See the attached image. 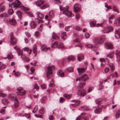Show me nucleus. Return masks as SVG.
I'll return each mask as SVG.
<instances>
[{"mask_svg":"<svg viewBox=\"0 0 120 120\" xmlns=\"http://www.w3.org/2000/svg\"><path fill=\"white\" fill-rule=\"evenodd\" d=\"M14 49L16 50L18 56H21V58L24 61L28 62L30 61L29 58L26 56L25 54L23 53L22 50L20 49L17 46L14 47Z\"/></svg>","mask_w":120,"mask_h":120,"instance_id":"1","label":"nucleus"},{"mask_svg":"<svg viewBox=\"0 0 120 120\" xmlns=\"http://www.w3.org/2000/svg\"><path fill=\"white\" fill-rule=\"evenodd\" d=\"M60 11H63V14L65 15L68 16L70 17L71 15V12L68 10L69 7L68 6H66L65 7H63L61 5L59 6Z\"/></svg>","mask_w":120,"mask_h":120,"instance_id":"2","label":"nucleus"},{"mask_svg":"<svg viewBox=\"0 0 120 120\" xmlns=\"http://www.w3.org/2000/svg\"><path fill=\"white\" fill-rule=\"evenodd\" d=\"M45 69L47 78L48 79L50 78L52 75V67L50 66H46Z\"/></svg>","mask_w":120,"mask_h":120,"instance_id":"3","label":"nucleus"},{"mask_svg":"<svg viewBox=\"0 0 120 120\" xmlns=\"http://www.w3.org/2000/svg\"><path fill=\"white\" fill-rule=\"evenodd\" d=\"M104 41V40L101 38H95L93 40V43L95 45H100L103 43Z\"/></svg>","mask_w":120,"mask_h":120,"instance_id":"4","label":"nucleus"},{"mask_svg":"<svg viewBox=\"0 0 120 120\" xmlns=\"http://www.w3.org/2000/svg\"><path fill=\"white\" fill-rule=\"evenodd\" d=\"M14 95H13L12 96L11 94L10 95L9 97L10 99L14 101V108L16 109L18 107L19 103L17 98L15 97H14Z\"/></svg>","mask_w":120,"mask_h":120,"instance_id":"5","label":"nucleus"},{"mask_svg":"<svg viewBox=\"0 0 120 120\" xmlns=\"http://www.w3.org/2000/svg\"><path fill=\"white\" fill-rule=\"evenodd\" d=\"M56 47H57L59 48H65L62 43L56 41L55 42L52 44V48H54Z\"/></svg>","mask_w":120,"mask_h":120,"instance_id":"6","label":"nucleus"},{"mask_svg":"<svg viewBox=\"0 0 120 120\" xmlns=\"http://www.w3.org/2000/svg\"><path fill=\"white\" fill-rule=\"evenodd\" d=\"M17 91V94L18 95L22 96L25 95L26 93V91L23 89V88L22 87H18Z\"/></svg>","mask_w":120,"mask_h":120,"instance_id":"7","label":"nucleus"},{"mask_svg":"<svg viewBox=\"0 0 120 120\" xmlns=\"http://www.w3.org/2000/svg\"><path fill=\"white\" fill-rule=\"evenodd\" d=\"M113 30V27L111 26H109L104 28L102 31L104 33H107Z\"/></svg>","mask_w":120,"mask_h":120,"instance_id":"8","label":"nucleus"},{"mask_svg":"<svg viewBox=\"0 0 120 120\" xmlns=\"http://www.w3.org/2000/svg\"><path fill=\"white\" fill-rule=\"evenodd\" d=\"M89 79V78L88 77L86 74H84L82 75L81 77L76 79V81L78 80L80 81L82 79L83 81H85L87 79Z\"/></svg>","mask_w":120,"mask_h":120,"instance_id":"9","label":"nucleus"},{"mask_svg":"<svg viewBox=\"0 0 120 120\" xmlns=\"http://www.w3.org/2000/svg\"><path fill=\"white\" fill-rule=\"evenodd\" d=\"M71 102L73 103L70 105V106L71 109L73 107H75L78 105L80 103V101L78 100H72Z\"/></svg>","mask_w":120,"mask_h":120,"instance_id":"10","label":"nucleus"},{"mask_svg":"<svg viewBox=\"0 0 120 120\" xmlns=\"http://www.w3.org/2000/svg\"><path fill=\"white\" fill-rule=\"evenodd\" d=\"M21 3L18 0H16L12 3V4L14 7L17 8L19 7Z\"/></svg>","mask_w":120,"mask_h":120,"instance_id":"11","label":"nucleus"},{"mask_svg":"<svg viewBox=\"0 0 120 120\" xmlns=\"http://www.w3.org/2000/svg\"><path fill=\"white\" fill-rule=\"evenodd\" d=\"M77 94L80 96H84L86 93V91L84 89L79 90L77 92Z\"/></svg>","mask_w":120,"mask_h":120,"instance_id":"12","label":"nucleus"},{"mask_svg":"<svg viewBox=\"0 0 120 120\" xmlns=\"http://www.w3.org/2000/svg\"><path fill=\"white\" fill-rule=\"evenodd\" d=\"M80 6L79 4H76L74 5V11L76 12L80 10Z\"/></svg>","mask_w":120,"mask_h":120,"instance_id":"13","label":"nucleus"},{"mask_svg":"<svg viewBox=\"0 0 120 120\" xmlns=\"http://www.w3.org/2000/svg\"><path fill=\"white\" fill-rule=\"evenodd\" d=\"M105 48L107 49H112L113 48V46L112 44L109 43H106L105 44Z\"/></svg>","mask_w":120,"mask_h":120,"instance_id":"14","label":"nucleus"},{"mask_svg":"<svg viewBox=\"0 0 120 120\" xmlns=\"http://www.w3.org/2000/svg\"><path fill=\"white\" fill-rule=\"evenodd\" d=\"M9 23L12 25H15L16 23V21L14 18H10Z\"/></svg>","mask_w":120,"mask_h":120,"instance_id":"15","label":"nucleus"},{"mask_svg":"<svg viewBox=\"0 0 120 120\" xmlns=\"http://www.w3.org/2000/svg\"><path fill=\"white\" fill-rule=\"evenodd\" d=\"M32 50L33 53L34 54L35 56H36L37 55V47L36 45H34L33 46Z\"/></svg>","mask_w":120,"mask_h":120,"instance_id":"16","label":"nucleus"},{"mask_svg":"<svg viewBox=\"0 0 120 120\" xmlns=\"http://www.w3.org/2000/svg\"><path fill=\"white\" fill-rule=\"evenodd\" d=\"M36 14L37 15V17L38 19H42L44 18L43 15L40 12H38L36 13Z\"/></svg>","mask_w":120,"mask_h":120,"instance_id":"17","label":"nucleus"},{"mask_svg":"<svg viewBox=\"0 0 120 120\" xmlns=\"http://www.w3.org/2000/svg\"><path fill=\"white\" fill-rule=\"evenodd\" d=\"M57 73L59 76L61 77H64V73L61 70L58 71H57Z\"/></svg>","mask_w":120,"mask_h":120,"instance_id":"18","label":"nucleus"},{"mask_svg":"<svg viewBox=\"0 0 120 120\" xmlns=\"http://www.w3.org/2000/svg\"><path fill=\"white\" fill-rule=\"evenodd\" d=\"M50 49L49 47H47L45 45H43L41 48V50L45 51H46L48 50H49Z\"/></svg>","mask_w":120,"mask_h":120,"instance_id":"19","label":"nucleus"},{"mask_svg":"<svg viewBox=\"0 0 120 120\" xmlns=\"http://www.w3.org/2000/svg\"><path fill=\"white\" fill-rule=\"evenodd\" d=\"M116 55L117 61H120V52L116 50Z\"/></svg>","mask_w":120,"mask_h":120,"instance_id":"20","label":"nucleus"},{"mask_svg":"<svg viewBox=\"0 0 120 120\" xmlns=\"http://www.w3.org/2000/svg\"><path fill=\"white\" fill-rule=\"evenodd\" d=\"M11 44L14 45L16 44L17 41L16 39L14 37H12L11 38Z\"/></svg>","mask_w":120,"mask_h":120,"instance_id":"21","label":"nucleus"},{"mask_svg":"<svg viewBox=\"0 0 120 120\" xmlns=\"http://www.w3.org/2000/svg\"><path fill=\"white\" fill-rule=\"evenodd\" d=\"M55 14L54 11L52 10H51L49 13V16L51 18H53L55 16Z\"/></svg>","mask_w":120,"mask_h":120,"instance_id":"22","label":"nucleus"},{"mask_svg":"<svg viewBox=\"0 0 120 120\" xmlns=\"http://www.w3.org/2000/svg\"><path fill=\"white\" fill-rule=\"evenodd\" d=\"M77 70L79 75H80L81 74L84 72L85 69L84 68H78Z\"/></svg>","mask_w":120,"mask_h":120,"instance_id":"23","label":"nucleus"},{"mask_svg":"<svg viewBox=\"0 0 120 120\" xmlns=\"http://www.w3.org/2000/svg\"><path fill=\"white\" fill-rule=\"evenodd\" d=\"M44 3V2L41 0H37L36 3V5L38 7L40 6Z\"/></svg>","mask_w":120,"mask_h":120,"instance_id":"24","label":"nucleus"},{"mask_svg":"<svg viewBox=\"0 0 120 120\" xmlns=\"http://www.w3.org/2000/svg\"><path fill=\"white\" fill-rule=\"evenodd\" d=\"M115 37L116 38L117 35L118 36L120 39V29H118L116 30L115 31Z\"/></svg>","mask_w":120,"mask_h":120,"instance_id":"25","label":"nucleus"},{"mask_svg":"<svg viewBox=\"0 0 120 120\" xmlns=\"http://www.w3.org/2000/svg\"><path fill=\"white\" fill-rule=\"evenodd\" d=\"M84 59V56L83 54H79L78 55V59L79 61H81Z\"/></svg>","mask_w":120,"mask_h":120,"instance_id":"26","label":"nucleus"},{"mask_svg":"<svg viewBox=\"0 0 120 120\" xmlns=\"http://www.w3.org/2000/svg\"><path fill=\"white\" fill-rule=\"evenodd\" d=\"M30 26L32 29H34L36 28V25L34 21H32L30 24Z\"/></svg>","mask_w":120,"mask_h":120,"instance_id":"27","label":"nucleus"},{"mask_svg":"<svg viewBox=\"0 0 120 120\" xmlns=\"http://www.w3.org/2000/svg\"><path fill=\"white\" fill-rule=\"evenodd\" d=\"M61 37L62 38L63 40L66 39L67 38L66 32H62L61 33Z\"/></svg>","mask_w":120,"mask_h":120,"instance_id":"28","label":"nucleus"},{"mask_svg":"<svg viewBox=\"0 0 120 120\" xmlns=\"http://www.w3.org/2000/svg\"><path fill=\"white\" fill-rule=\"evenodd\" d=\"M76 120H86V118L84 116H79L78 117H77L76 118Z\"/></svg>","mask_w":120,"mask_h":120,"instance_id":"29","label":"nucleus"},{"mask_svg":"<svg viewBox=\"0 0 120 120\" xmlns=\"http://www.w3.org/2000/svg\"><path fill=\"white\" fill-rule=\"evenodd\" d=\"M74 68L72 67H69L66 69V70L67 71L69 72H72L73 71Z\"/></svg>","mask_w":120,"mask_h":120,"instance_id":"30","label":"nucleus"},{"mask_svg":"<svg viewBox=\"0 0 120 120\" xmlns=\"http://www.w3.org/2000/svg\"><path fill=\"white\" fill-rule=\"evenodd\" d=\"M114 55L113 52H110L107 55V57H109L110 58H112L113 57Z\"/></svg>","mask_w":120,"mask_h":120,"instance_id":"31","label":"nucleus"},{"mask_svg":"<svg viewBox=\"0 0 120 120\" xmlns=\"http://www.w3.org/2000/svg\"><path fill=\"white\" fill-rule=\"evenodd\" d=\"M16 14L18 15L19 18L21 19L22 16V13L19 11H18L16 12Z\"/></svg>","mask_w":120,"mask_h":120,"instance_id":"32","label":"nucleus"},{"mask_svg":"<svg viewBox=\"0 0 120 120\" xmlns=\"http://www.w3.org/2000/svg\"><path fill=\"white\" fill-rule=\"evenodd\" d=\"M85 45L87 47L89 48H91L93 47L92 44L88 43L86 44Z\"/></svg>","mask_w":120,"mask_h":120,"instance_id":"33","label":"nucleus"},{"mask_svg":"<svg viewBox=\"0 0 120 120\" xmlns=\"http://www.w3.org/2000/svg\"><path fill=\"white\" fill-rule=\"evenodd\" d=\"M101 110L100 108H98L95 110L94 112L96 114H99L101 112Z\"/></svg>","mask_w":120,"mask_h":120,"instance_id":"34","label":"nucleus"},{"mask_svg":"<svg viewBox=\"0 0 120 120\" xmlns=\"http://www.w3.org/2000/svg\"><path fill=\"white\" fill-rule=\"evenodd\" d=\"M45 108L43 107L41 108L39 110V113L41 114H43L45 112Z\"/></svg>","mask_w":120,"mask_h":120,"instance_id":"35","label":"nucleus"},{"mask_svg":"<svg viewBox=\"0 0 120 120\" xmlns=\"http://www.w3.org/2000/svg\"><path fill=\"white\" fill-rule=\"evenodd\" d=\"M52 38L56 40L58 38V37L55 32H53L52 34Z\"/></svg>","mask_w":120,"mask_h":120,"instance_id":"36","label":"nucleus"},{"mask_svg":"<svg viewBox=\"0 0 120 120\" xmlns=\"http://www.w3.org/2000/svg\"><path fill=\"white\" fill-rule=\"evenodd\" d=\"M109 66L111 70L112 71H114V67L112 63H111L109 64Z\"/></svg>","mask_w":120,"mask_h":120,"instance_id":"37","label":"nucleus"},{"mask_svg":"<svg viewBox=\"0 0 120 120\" xmlns=\"http://www.w3.org/2000/svg\"><path fill=\"white\" fill-rule=\"evenodd\" d=\"M68 60H72V61H74L75 60V58L73 56H70L68 57Z\"/></svg>","mask_w":120,"mask_h":120,"instance_id":"38","label":"nucleus"},{"mask_svg":"<svg viewBox=\"0 0 120 120\" xmlns=\"http://www.w3.org/2000/svg\"><path fill=\"white\" fill-rule=\"evenodd\" d=\"M120 116V110H118L117 112H116V119H117L120 117L119 116Z\"/></svg>","mask_w":120,"mask_h":120,"instance_id":"39","label":"nucleus"},{"mask_svg":"<svg viewBox=\"0 0 120 120\" xmlns=\"http://www.w3.org/2000/svg\"><path fill=\"white\" fill-rule=\"evenodd\" d=\"M2 103L4 104H7L8 103V100L7 99H4L2 101Z\"/></svg>","mask_w":120,"mask_h":120,"instance_id":"40","label":"nucleus"},{"mask_svg":"<svg viewBox=\"0 0 120 120\" xmlns=\"http://www.w3.org/2000/svg\"><path fill=\"white\" fill-rule=\"evenodd\" d=\"M49 7V5H44L40 7L41 9H43Z\"/></svg>","mask_w":120,"mask_h":120,"instance_id":"41","label":"nucleus"},{"mask_svg":"<svg viewBox=\"0 0 120 120\" xmlns=\"http://www.w3.org/2000/svg\"><path fill=\"white\" fill-rule=\"evenodd\" d=\"M90 25L91 27H92V26H95L96 27V22H95L94 21H91L90 22Z\"/></svg>","mask_w":120,"mask_h":120,"instance_id":"42","label":"nucleus"},{"mask_svg":"<svg viewBox=\"0 0 120 120\" xmlns=\"http://www.w3.org/2000/svg\"><path fill=\"white\" fill-rule=\"evenodd\" d=\"M8 14L10 15H12L14 12L13 9L12 8L8 10Z\"/></svg>","mask_w":120,"mask_h":120,"instance_id":"43","label":"nucleus"},{"mask_svg":"<svg viewBox=\"0 0 120 120\" xmlns=\"http://www.w3.org/2000/svg\"><path fill=\"white\" fill-rule=\"evenodd\" d=\"M7 15V13L4 12L0 15V17L1 18H3L6 17Z\"/></svg>","mask_w":120,"mask_h":120,"instance_id":"44","label":"nucleus"},{"mask_svg":"<svg viewBox=\"0 0 120 120\" xmlns=\"http://www.w3.org/2000/svg\"><path fill=\"white\" fill-rule=\"evenodd\" d=\"M7 58L8 59H11L13 58V56L11 53H9L7 56Z\"/></svg>","mask_w":120,"mask_h":120,"instance_id":"45","label":"nucleus"},{"mask_svg":"<svg viewBox=\"0 0 120 120\" xmlns=\"http://www.w3.org/2000/svg\"><path fill=\"white\" fill-rule=\"evenodd\" d=\"M54 82L53 81L52 79H51L50 81V83L49 84V86L50 87H52L54 86Z\"/></svg>","mask_w":120,"mask_h":120,"instance_id":"46","label":"nucleus"},{"mask_svg":"<svg viewBox=\"0 0 120 120\" xmlns=\"http://www.w3.org/2000/svg\"><path fill=\"white\" fill-rule=\"evenodd\" d=\"M82 108L85 110H87L89 109L88 107L86 106H82Z\"/></svg>","mask_w":120,"mask_h":120,"instance_id":"47","label":"nucleus"},{"mask_svg":"<svg viewBox=\"0 0 120 120\" xmlns=\"http://www.w3.org/2000/svg\"><path fill=\"white\" fill-rule=\"evenodd\" d=\"M6 65L4 64H2L1 66L0 67V70H3L6 67Z\"/></svg>","mask_w":120,"mask_h":120,"instance_id":"48","label":"nucleus"},{"mask_svg":"<svg viewBox=\"0 0 120 120\" xmlns=\"http://www.w3.org/2000/svg\"><path fill=\"white\" fill-rule=\"evenodd\" d=\"M3 21L5 22L9 23V19L6 18L4 19Z\"/></svg>","mask_w":120,"mask_h":120,"instance_id":"49","label":"nucleus"},{"mask_svg":"<svg viewBox=\"0 0 120 120\" xmlns=\"http://www.w3.org/2000/svg\"><path fill=\"white\" fill-rule=\"evenodd\" d=\"M86 83L85 82H82L80 83L79 84V87L80 88H81L84 86L86 84Z\"/></svg>","mask_w":120,"mask_h":120,"instance_id":"50","label":"nucleus"},{"mask_svg":"<svg viewBox=\"0 0 120 120\" xmlns=\"http://www.w3.org/2000/svg\"><path fill=\"white\" fill-rule=\"evenodd\" d=\"M38 108V106H36L34 108L33 110L32 111V112L34 113L37 111Z\"/></svg>","mask_w":120,"mask_h":120,"instance_id":"51","label":"nucleus"},{"mask_svg":"<svg viewBox=\"0 0 120 120\" xmlns=\"http://www.w3.org/2000/svg\"><path fill=\"white\" fill-rule=\"evenodd\" d=\"M64 97L68 99H69L71 97V95H68L67 94H64Z\"/></svg>","mask_w":120,"mask_h":120,"instance_id":"52","label":"nucleus"},{"mask_svg":"<svg viewBox=\"0 0 120 120\" xmlns=\"http://www.w3.org/2000/svg\"><path fill=\"white\" fill-rule=\"evenodd\" d=\"M117 8L115 6H114L113 7V11L114 12H116L118 13H119V11H117Z\"/></svg>","mask_w":120,"mask_h":120,"instance_id":"53","label":"nucleus"},{"mask_svg":"<svg viewBox=\"0 0 120 120\" xmlns=\"http://www.w3.org/2000/svg\"><path fill=\"white\" fill-rule=\"evenodd\" d=\"M90 34L88 32L86 33L85 34V36L86 38H88L90 37Z\"/></svg>","mask_w":120,"mask_h":120,"instance_id":"54","label":"nucleus"},{"mask_svg":"<svg viewBox=\"0 0 120 120\" xmlns=\"http://www.w3.org/2000/svg\"><path fill=\"white\" fill-rule=\"evenodd\" d=\"M21 9L23 10L24 11L29 10V8H28L25 7L23 6H21Z\"/></svg>","mask_w":120,"mask_h":120,"instance_id":"55","label":"nucleus"},{"mask_svg":"<svg viewBox=\"0 0 120 120\" xmlns=\"http://www.w3.org/2000/svg\"><path fill=\"white\" fill-rule=\"evenodd\" d=\"M60 103H63L65 101V99L61 97L60 98Z\"/></svg>","mask_w":120,"mask_h":120,"instance_id":"56","label":"nucleus"},{"mask_svg":"<svg viewBox=\"0 0 120 120\" xmlns=\"http://www.w3.org/2000/svg\"><path fill=\"white\" fill-rule=\"evenodd\" d=\"M101 99L100 98L97 99L96 100V104H99L101 102Z\"/></svg>","mask_w":120,"mask_h":120,"instance_id":"57","label":"nucleus"},{"mask_svg":"<svg viewBox=\"0 0 120 120\" xmlns=\"http://www.w3.org/2000/svg\"><path fill=\"white\" fill-rule=\"evenodd\" d=\"M25 116L27 119H30V116L29 113H26L25 114Z\"/></svg>","mask_w":120,"mask_h":120,"instance_id":"58","label":"nucleus"},{"mask_svg":"<svg viewBox=\"0 0 120 120\" xmlns=\"http://www.w3.org/2000/svg\"><path fill=\"white\" fill-rule=\"evenodd\" d=\"M36 19L37 20L36 21V22H37L38 23H42L43 22V21L41 20V19Z\"/></svg>","mask_w":120,"mask_h":120,"instance_id":"59","label":"nucleus"},{"mask_svg":"<svg viewBox=\"0 0 120 120\" xmlns=\"http://www.w3.org/2000/svg\"><path fill=\"white\" fill-rule=\"evenodd\" d=\"M23 49L24 51L27 52H29V51H31V49H30L29 48L27 47H25L23 48Z\"/></svg>","mask_w":120,"mask_h":120,"instance_id":"60","label":"nucleus"},{"mask_svg":"<svg viewBox=\"0 0 120 120\" xmlns=\"http://www.w3.org/2000/svg\"><path fill=\"white\" fill-rule=\"evenodd\" d=\"M15 76L17 77H18L20 76V73L18 72H16L15 74Z\"/></svg>","mask_w":120,"mask_h":120,"instance_id":"61","label":"nucleus"},{"mask_svg":"<svg viewBox=\"0 0 120 120\" xmlns=\"http://www.w3.org/2000/svg\"><path fill=\"white\" fill-rule=\"evenodd\" d=\"M76 29L78 31L80 30H82V28L78 26H77L76 27Z\"/></svg>","mask_w":120,"mask_h":120,"instance_id":"62","label":"nucleus"},{"mask_svg":"<svg viewBox=\"0 0 120 120\" xmlns=\"http://www.w3.org/2000/svg\"><path fill=\"white\" fill-rule=\"evenodd\" d=\"M103 24V23H98L96 24V27H98L101 26H102Z\"/></svg>","mask_w":120,"mask_h":120,"instance_id":"63","label":"nucleus"},{"mask_svg":"<svg viewBox=\"0 0 120 120\" xmlns=\"http://www.w3.org/2000/svg\"><path fill=\"white\" fill-rule=\"evenodd\" d=\"M34 35L35 37H38L39 35V33L38 31L35 32L34 34Z\"/></svg>","mask_w":120,"mask_h":120,"instance_id":"64","label":"nucleus"}]
</instances>
